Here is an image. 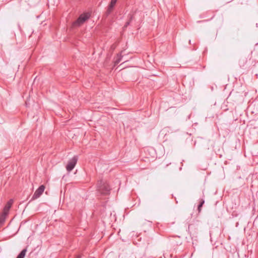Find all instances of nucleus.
<instances>
[{"label":"nucleus","instance_id":"obj_5","mask_svg":"<svg viewBox=\"0 0 258 258\" xmlns=\"http://www.w3.org/2000/svg\"><path fill=\"white\" fill-rule=\"evenodd\" d=\"M45 189V186L43 185H40L34 192L32 199H35L39 198Z\"/></svg>","mask_w":258,"mask_h":258},{"label":"nucleus","instance_id":"obj_11","mask_svg":"<svg viewBox=\"0 0 258 258\" xmlns=\"http://www.w3.org/2000/svg\"><path fill=\"white\" fill-rule=\"evenodd\" d=\"M130 24V21L127 22L125 23L124 27H127Z\"/></svg>","mask_w":258,"mask_h":258},{"label":"nucleus","instance_id":"obj_3","mask_svg":"<svg viewBox=\"0 0 258 258\" xmlns=\"http://www.w3.org/2000/svg\"><path fill=\"white\" fill-rule=\"evenodd\" d=\"M78 161V157L75 156L69 160L66 166L67 170L68 172L71 171L76 166Z\"/></svg>","mask_w":258,"mask_h":258},{"label":"nucleus","instance_id":"obj_13","mask_svg":"<svg viewBox=\"0 0 258 258\" xmlns=\"http://www.w3.org/2000/svg\"><path fill=\"white\" fill-rule=\"evenodd\" d=\"M114 47H115L114 46V45H112L111 48H112L113 49H114Z\"/></svg>","mask_w":258,"mask_h":258},{"label":"nucleus","instance_id":"obj_1","mask_svg":"<svg viewBox=\"0 0 258 258\" xmlns=\"http://www.w3.org/2000/svg\"><path fill=\"white\" fill-rule=\"evenodd\" d=\"M97 191L101 195H108L110 193V188L108 183L103 180H100L97 183Z\"/></svg>","mask_w":258,"mask_h":258},{"label":"nucleus","instance_id":"obj_6","mask_svg":"<svg viewBox=\"0 0 258 258\" xmlns=\"http://www.w3.org/2000/svg\"><path fill=\"white\" fill-rule=\"evenodd\" d=\"M117 0H111L110 5H109L107 10L106 11V16H108L111 13L114 5L116 3Z\"/></svg>","mask_w":258,"mask_h":258},{"label":"nucleus","instance_id":"obj_9","mask_svg":"<svg viewBox=\"0 0 258 258\" xmlns=\"http://www.w3.org/2000/svg\"><path fill=\"white\" fill-rule=\"evenodd\" d=\"M12 203H13V200H10L9 201V202L8 203L7 205L5 207H10V208Z\"/></svg>","mask_w":258,"mask_h":258},{"label":"nucleus","instance_id":"obj_4","mask_svg":"<svg viewBox=\"0 0 258 258\" xmlns=\"http://www.w3.org/2000/svg\"><path fill=\"white\" fill-rule=\"evenodd\" d=\"M10 209V207H5L3 212L0 215V225L4 224L5 221L6 216Z\"/></svg>","mask_w":258,"mask_h":258},{"label":"nucleus","instance_id":"obj_7","mask_svg":"<svg viewBox=\"0 0 258 258\" xmlns=\"http://www.w3.org/2000/svg\"><path fill=\"white\" fill-rule=\"evenodd\" d=\"M26 251H27L26 248L23 249L21 251V252L19 254V255L17 256V258H24Z\"/></svg>","mask_w":258,"mask_h":258},{"label":"nucleus","instance_id":"obj_2","mask_svg":"<svg viewBox=\"0 0 258 258\" xmlns=\"http://www.w3.org/2000/svg\"><path fill=\"white\" fill-rule=\"evenodd\" d=\"M90 17V15L88 13L81 14L79 17L73 23V27H77L81 26Z\"/></svg>","mask_w":258,"mask_h":258},{"label":"nucleus","instance_id":"obj_14","mask_svg":"<svg viewBox=\"0 0 258 258\" xmlns=\"http://www.w3.org/2000/svg\"><path fill=\"white\" fill-rule=\"evenodd\" d=\"M189 43L190 44L191 43V41L190 40H189Z\"/></svg>","mask_w":258,"mask_h":258},{"label":"nucleus","instance_id":"obj_10","mask_svg":"<svg viewBox=\"0 0 258 258\" xmlns=\"http://www.w3.org/2000/svg\"><path fill=\"white\" fill-rule=\"evenodd\" d=\"M120 60H121V58H118V59H117L115 60V63L116 64H117V63H118L120 61Z\"/></svg>","mask_w":258,"mask_h":258},{"label":"nucleus","instance_id":"obj_8","mask_svg":"<svg viewBox=\"0 0 258 258\" xmlns=\"http://www.w3.org/2000/svg\"><path fill=\"white\" fill-rule=\"evenodd\" d=\"M205 203V201L204 200H202L200 203V204L198 206V210L199 211V212L200 213L201 211V208L202 207H203V204H204Z\"/></svg>","mask_w":258,"mask_h":258},{"label":"nucleus","instance_id":"obj_12","mask_svg":"<svg viewBox=\"0 0 258 258\" xmlns=\"http://www.w3.org/2000/svg\"><path fill=\"white\" fill-rule=\"evenodd\" d=\"M76 258H81V256L78 255Z\"/></svg>","mask_w":258,"mask_h":258}]
</instances>
